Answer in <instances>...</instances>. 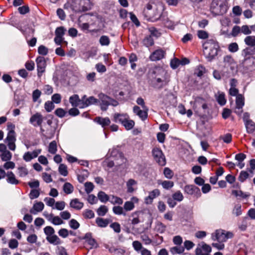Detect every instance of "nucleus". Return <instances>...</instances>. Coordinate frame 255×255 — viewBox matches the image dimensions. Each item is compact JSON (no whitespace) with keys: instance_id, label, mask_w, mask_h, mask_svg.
I'll list each match as a JSON object with an SVG mask.
<instances>
[{"instance_id":"nucleus-1","label":"nucleus","mask_w":255,"mask_h":255,"mask_svg":"<svg viewBox=\"0 0 255 255\" xmlns=\"http://www.w3.org/2000/svg\"><path fill=\"white\" fill-rule=\"evenodd\" d=\"M203 47L204 54L208 60L211 61L215 59L219 49L218 42L213 39H209L203 44Z\"/></svg>"},{"instance_id":"nucleus-2","label":"nucleus","mask_w":255,"mask_h":255,"mask_svg":"<svg viewBox=\"0 0 255 255\" xmlns=\"http://www.w3.org/2000/svg\"><path fill=\"white\" fill-rule=\"evenodd\" d=\"M45 119V117L40 113L36 112L31 115L29 121V123L33 127H39L40 132L45 137L50 138L51 136H52L53 134L49 133L48 129L45 130L42 125V123Z\"/></svg>"},{"instance_id":"nucleus-3","label":"nucleus","mask_w":255,"mask_h":255,"mask_svg":"<svg viewBox=\"0 0 255 255\" xmlns=\"http://www.w3.org/2000/svg\"><path fill=\"white\" fill-rule=\"evenodd\" d=\"M241 55L244 57V59L240 61V66L246 70H248L255 63V57L251 58L250 56L255 55V47H247L245 48L242 51Z\"/></svg>"},{"instance_id":"nucleus-4","label":"nucleus","mask_w":255,"mask_h":255,"mask_svg":"<svg viewBox=\"0 0 255 255\" xmlns=\"http://www.w3.org/2000/svg\"><path fill=\"white\" fill-rule=\"evenodd\" d=\"M228 3L226 0H213L210 10L214 15H222L228 10Z\"/></svg>"},{"instance_id":"nucleus-5","label":"nucleus","mask_w":255,"mask_h":255,"mask_svg":"<svg viewBox=\"0 0 255 255\" xmlns=\"http://www.w3.org/2000/svg\"><path fill=\"white\" fill-rule=\"evenodd\" d=\"M98 97V103L101 110L103 111H107L109 106L116 107L119 105V102L117 100L103 93H99Z\"/></svg>"},{"instance_id":"nucleus-6","label":"nucleus","mask_w":255,"mask_h":255,"mask_svg":"<svg viewBox=\"0 0 255 255\" xmlns=\"http://www.w3.org/2000/svg\"><path fill=\"white\" fill-rule=\"evenodd\" d=\"M154 160L160 166L166 164V158L162 150L158 147H154L152 150Z\"/></svg>"},{"instance_id":"nucleus-7","label":"nucleus","mask_w":255,"mask_h":255,"mask_svg":"<svg viewBox=\"0 0 255 255\" xmlns=\"http://www.w3.org/2000/svg\"><path fill=\"white\" fill-rule=\"evenodd\" d=\"M184 193L193 196L196 199L201 196V193L200 189L194 185H187L184 188Z\"/></svg>"},{"instance_id":"nucleus-8","label":"nucleus","mask_w":255,"mask_h":255,"mask_svg":"<svg viewBox=\"0 0 255 255\" xmlns=\"http://www.w3.org/2000/svg\"><path fill=\"white\" fill-rule=\"evenodd\" d=\"M16 141L15 132L14 130H10L8 131L6 138L5 139V142L7 143L9 149L12 151L15 149L16 145L15 142Z\"/></svg>"},{"instance_id":"nucleus-9","label":"nucleus","mask_w":255,"mask_h":255,"mask_svg":"<svg viewBox=\"0 0 255 255\" xmlns=\"http://www.w3.org/2000/svg\"><path fill=\"white\" fill-rule=\"evenodd\" d=\"M37 69V75L40 77L45 72L46 66V63L44 57L42 56L38 57L36 59Z\"/></svg>"},{"instance_id":"nucleus-10","label":"nucleus","mask_w":255,"mask_h":255,"mask_svg":"<svg viewBox=\"0 0 255 255\" xmlns=\"http://www.w3.org/2000/svg\"><path fill=\"white\" fill-rule=\"evenodd\" d=\"M0 157L3 161H9L12 157L11 153L7 150L6 145L3 143L0 144Z\"/></svg>"},{"instance_id":"nucleus-11","label":"nucleus","mask_w":255,"mask_h":255,"mask_svg":"<svg viewBox=\"0 0 255 255\" xmlns=\"http://www.w3.org/2000/svg\"><path fill=\"white\" fill-rule=\"evenodd\" d=\"M212 239L214 241H218L219 242H225L227 238L225 236V231L223 230H217L215 233L212 234Z\"/></svg>"},{"instance_id":"nucleus-12","label":"nucleus","mask_w":255,"mask_h":255,"mask_svg":"<svg viewBox=\"0 0 255 255\" xmlns=\"http://www.w3.org/2000/svg\"><path fill=\"white\" fill-rule=\"evenodd\" d=\"M160 74L161 75V77L156 76L155 78L156 83L159 84L158 88H160L165 86L168 82L166 77V73L164 70H160Z\"/></svg>"},{"instance_id":"nucleus-13","label":"nucleus","mask_w":255,"mask_h":255,"mask_svg":"<svg viewBox=\"0 0 255 255\" xmlns=\"http://www.w3.org/2000/svg\"><path fill=\"white\" fill-rule=\"evenodd\" d=\"M165 52L161 49L156 50L150 56L149 59L151 61H158L164 58Z\"/></svg>"},{"instance_id":"nucleus-14","label":"nucleus","mask_w":255,"mask_h":255,"mask_svg":"<svg viewBox=\"0 0 255 255\" xmlns=\"http://www.w3.org/2000/svg\"><path fill=\"white\" fill-rule=\"evenodd\" d=\"M41 152V150L40 149L34 150L31 152L29 151L26 152L24 154L23 159L26 162H29L32 159L37 157Z\"/></svg>"},{"instance_id":"nucleus-15","label":"nucleus","mask_w":255,"mask_h":255,"mask_svg":"<svg viewBox=\"0 0 255 255\" xmlns=\"http://www.w3.org/2000/svg\"><path fill=\"white\" fill-rule=\"evenodd\" d=\"M236 71V68L224 66L222 69L223 78L227 79L233 76Z\"/></svg>"},{"instance_id":"nucleus-16","label":"nucleus","mask_w":255,"mask_h":255,"mask_svg":"<svg viewBox=\"0 0 255 255\" xmlns=\"http://www.w3.org/2000/svg\"><path fill=\"white\" fill-rule=\"evenodd\" d=\"M160 192L158 189H154L149 193V195L145 198V203L146 204H150L152 203L153 200L159 196Z\"/></svg>"},{"instance_id":"nucleus-17","label":"nucleus","mask_w":255,"mask_h":255,"mask_svg":"<svg viewBox=\"0 0 255 255\" xmlns=\"http://www.w3.org/2000/svg\"><path fill=\"white\" fill-rule=\"evenodd\" d=\"M133 112L134 114L138 116L142 121H144L147 118V110H141L137 106L133 107Z\"/></svg>"},{"instance_id":"nucleus-18","label":"nucleus","mask_w":255,"mask_h":255,"mask_svg":"<svg viewBox=\"0 0 255 255\" xmlns=\"http://www.w3.org/2000/svg\"><path fill=\"white\" fill-rule=\"evenodd\" d=\"M113 118L114 122L116 123L119 122L123 125L126 120L129 119V116L127 113H115L113 115Z\"/></svg>"},{"instance_id":"nucleus-19","label":"nucleus","mask_w":255,"mask_h":255,"mask_svg":"<svg viewBox=\"0 0 255 255\" xmlns=\"http://www.w3.org/2000/svg\"><path fill=\"white\" fill-rule=\"evenodd\" d=\"M94 122L101 125L104 128L109 126L111 123V121L108 117L102 118L97 117L94 119Z\"/></svg>"},{"instance_id":"nucleus-20","label":"nucleus","mask_w":255,"mask_h":255,"mask_svg":"<svg viewBox=\"0 0 255 255\" xmlns=\"http://www.w3.org/2000/svg\"><path fill=\"white\" fill-rule=\"evenodd\" d=\"M44 207V205L42 202H36L30 210V213L36 215L38 212L42 211Z\"/></svg>"},{"instance_id":"nucleus-21","label":"nucleus","mask_w":255,"mask_h":255,"mask_svg":"<svg viewBox=\"0 0 255 255\" xmlns=\"http://www.w3.org/2000/svg\"><path fill=\"white\" fill-rule=\"evenodd\" d=\"M83 239L85 240V242L87 243L90 246V248H96L97 247L98 245L96 240L92 238V234L88 233L85 234Z\"/></svg>"},{"instance_id":"nucleus-22","label":"nucleus","mask_w":255,"mask_h":255,"mask_svg":"<svg viewBox=\"0 0 255 255\" xmlns=\"http://www.w3.org/2000/svg\"><path fill=\"white\" fill-rule=\"evenodd\" d=\"M6 176V181L7 183L12 185H17L19 181L15 177V175L12 171H8L5 175Z\"/></svg>"},{"instance_id":"nucleus-23","label":"nucleus","mask_w":255,"mask_h":255,"mask_svg":"<svg viewBox=\"0 0 255 255\" xmlns=\"http://www.w3.org/2000/svg\"><path fill=\"white\" fill-rule=\"evenodd\" d=\"M70 206L76 210H79L83 207L84 203L80 202L78 199L75 198L71 200Z\"/></svg>"},{"instance_id":"nucleus-24","label":"nucleus","mask_w":255,"mask_h":255,"mask_svg":"<svg viewBox=\"0 0 255 255\" xmlns=\"http://www.w3.org/2000/svg\"><path fill=\"white\" fill-rule=\"evenodd\" d=\"M224 66L233 67L236 68V64L233 57L230 55H227L224 58Z\"/></svg>"},{"instance_id":"nucleus-25","label":"nucleus","mask_w":255,"mask_h":255,"mask_svg":"<svg viewBox=\"0 0 255 255\" xmlns=\"http://www.w3.org/2000/svg\"><path fill=\"white\" fill-rule=\"evenodd\" d=\"M69 102L74 107H78L80 108V99L77 94H74L69 98Z\"/></svg>"},{"instance_id":"nucleus-26","label":"nucleus","mask_w":255,"mask_h":255,"mask_svg":"<svg viewBox=\"0 0 255 255\" xmlns=\"http://www.w3.org/2000/svg\"><path fill=\"white\" fill-rule=\"evenodd\" d=\"M98 104V99H96L94 96H90L86 99V101L81 106L82 108H85L91 105Z\"/></svg>"},{"instance_id":"nucleus-27","label":"nucleus","mask_w":255,"mask_h":255,"mask_svg":"<svg viewBox=\"0 0 255 255\" xmlns=\"http://www.w3.org/2000/svg\"><path fill=\"white\" fill-rule=\"evenodd\" d=\"M139 213V212L137 211L133 212L129 217V221L131 222V224L133 226L137 225L140 222Z\"/></svg>"},{"instance_id":"nucleus-28","label":"nucleus","mask_w":255,"mask_h":255,"mask_svg":"<svg viewBox=\"0 0 255 255\" xmlns=\"http://www.w3.org/2000/svg\"><path fill=\"white\" fill-rule=\"evenodd\" d=\"M245 44L250 47H255V36H247L244 39Z\"/></svg>"},{"instance_id":"nucleus-29","label":"nucleus","mask_w":255,"mask_h":255,"mask_svg":"<svg viewBox=\"0 0 255 255\" xmlns=\"http://www.w3.org/2000/svg\"><path fill=\"white\" fill-rule=\"evenodd\" d=\"M110 220L108 219H103L102 218H97L96 219V223L97 225L101 228L106 227L109 224Z\"/></svg>"},{"instance_id":"nucleus-30","label":"nucleus","mask_w":255,"mask_h":255,"mask_svg":"<svg viewBox=\"0 0 255 255\" xmlns=\"http://www.w3.org/2000/svg\"><path fill=\"white\" fill-rule=\"evenodd\" d=\"M245 125L248 133H252L255 131V123L253 121H247L245 123Z\"/></svg>"},{"instance_id":"nucleus-31","label":"nucleus","mask_w":255,"mask_h":255,"mask_svg":"<svg viewBox=\"0 0 255 255\" xmlns=\"http://www.w3.org/2000/svg\"><path fill=\"white\" fill-rule=\"evenodd\" d=\"M218 95H216V100L218 104L221 106H224L226 103L225 94L223 92H218Z\"/></svg>"},{"instance_id":"nucleus-32","label":"nucleus","mask_w":255,"mask_h":255,"mask_svg":"<svg viewBox=\"0 0 255 255\" xmlns=\"http://www.w3.org/2000/svg\"><path fill=\"white\" fill-rule=\"evenodd\" d=\"M236 108L241 109L245 104L244 98L241 94H238L236 97Z\"/></svg>"},{"instance_id":"nucleus-33","label":"nucleus","mask_w":255,"mask_h":255,"mask_svg":"<svg viewBox=\"0 0 255 255\" xmlns=\"http://www.w3.org/2000/svg\"><path fill=\"white\" fill-rule=\"evenodd\" d=\"M46 240L49 243L54 245H58L61 244L60 239L55 235H53L50 237H47Z\"/></svg>"},{"instance_id":"nucleus-34","label":"nucleus","mask_w":255,"mask_h":255,"mask_svg":"<svg viewBox=\"0 0 255 255\" xmlns=\"http://www.w3.org/2000/svg\"><path fill=\"white\" fill-rule=\"evenodd\" d=\"M184 247L181 246H177L170 249V253L173 255L182 254L184 252Z\"/></svg>"},{"instance_id":"nucleus-35","label":"nucleus","mask_w":255,"mask_h":255,"mask_svg":"<svg viewBox=\"0 0 255 255\" xmlns=\"http://www.w3.org/2000/svg\"><path fill=\"white\" fill-rule=\"evenodd\" d=\"M143 44L146 47L151 46L154 44V40L151 35H147L142 40Z\"/></svg>"},{"instance_id":"nucleus-36","label":"nucleus","mask_w":255,"mask_h":255,"mask_svg":"<svg viewBox=\"0 0 255 255\" xmlns=\"http://www.w3.org/2000/svg\"><path fill=\"white\" fill-rule=\"evenodd\" d=\"M137 182L132 179H129L127 182V192L128 193H132L134 191L133 186L136 185Z\"/></svg>"},{"instance_id":"nucleus-37","label":"nucleus","mask_w":255,"mask_h":255,"mask_svg":"<svg viewBox=\"0 0 255 255\" xmlns=\"http://www.w3.org/2000/svg\"><path fill=\"white\" fill-rule=\"evenodd\" d=\"M63 190L66 194H70L73 192L74 187L70 183L66 182L63 186Z\"/></svg>"},{"instance_id":"nucleus-38","label":"nucleus","mask_w":255,"mask_h":255,"mask_svg":"<svg viewBox=\"0 0 255 255\" xmlns=\"http://www.w3.org/2000/svg\"><path fill=\"white\" fill-rule=\"evenodd\" d=\"M172 198L176 202H180L183 200L184 196L180 191H177L172 195Z\"/></svg>"},{"instance_id":"nucleus-39","label":"nucleus","mask_w":255,"mask_h":255,"mask_svg":"<svg viewBox=\"0 0 255 255\" xmlns=\"http://www.w3.org/2000/svg\"><path fill=\"white\" fill-rule=\"evenodd\" d=\"M54 225H60L64 224V222L62 219L58 216H54L53 215L52 217L49 221Z\"/></svg>"},{"instance_id":"nucleus-40","label":"nucleus","mask_w":255,"mask_h":255,"mask_svg":"<svg viewBox=\"0 0 255 255\" xmlns=\"http://www.w3.org/2000/svg\"><path fill=\"white\" fill-rule=\"evenodd\" d=\"M113 211L114 213L118 215H126V213L125 212L124 208L120 206H116L113 207Z\"/></svg>"},{"instance_id":"nucleus-41","label":"nucleus","mask_w":255,"mask_h":255,"mask_svg":"<svg viewBox=\"0 0 255 255\" xmlns=\"http://www.w3.org/2000/svg\"><path fill=\"white\" fill-rule=\"evenodd\" d=\"M166 227L165 225L160 222L156 223L155 230L160 234L163 233L166 230Z\"/></svg>"},{"instance_id":"nucleus-42","label":"nucleus","mask_w":255,"mask_h":255,"mask_svg":"<svg viewBox=\"0 0 255 255\" xmlns=\"http://www.w3.org/2000/svg\"><path fill=\"white\" fill-rule=\"evenodd\" d=\"M160 184L162 185L164 189L166 190H169L172 188L174 185V183L173 181L169 180H164L161 181Z\"/></svg>"},{"instance_id":"nucleus-43","label":"nucleus","mask_w":255,"mask_h":255,"mask_svg":"<svg viewBox=\"0 0 255 255\" xmlns=\"http://www.w3.org/2000/svg\"><path fill=\"white\" fill-rule=\"evenodd\" d=\"M109 201L113 205H122L123 203V200L121 198L115 196H112Z\"/></svg>"},{"instance_id":"nucleus-44","label":"nucleus","mask_w":255,"mask_h":255,"mask_svg":"<svg viewBox=\"0 0 255 255\" xmlns=\"http://www.w3.org/2000/svg\"><path fill=\"white\" fill-rule=\"evenodd\" d=\"M161 12L160 10H159L157 8H155L154 9V13L153 15L150 14L148 15L150 18L152 19L153 21L157 20L159 19L161 15Z\"/></svg>"},{"instance_id":"nucleus-45","label":"nucleus","mask_w":255,"mask_h":255,"mask_svg":"<svg viewBox=\"0 0 255 255\" xmlns=\"http://www.w3.org/2000/svg\"><path fill=\"white\" fill-rule=\"evenodd\" d=\"M249 177H252L251 175H250V174L247 171H241L238 177V179L240 182H243Z\"/></svg>"},{"instance_id":"nucleus-46","label":"nucleus","mask_w":255,"mask_h":255,"mask_svg":"<svg viewBox=\"0 0 255 255\" xmlns=\"http://www.w3.org/2000/svg\"><path fill=\"white\" fill-rule=\"evenodd\" d=\"M134 124V122L129 118L128 120H126L125 123H123L122 125L124 126L127 130H130L133 128Z\"/></svg>"},{"instance_id":"nucleus-47","label":"nucleus","mask_w":255,"mask_h":255,"mask_svg":"<svg viewBox=\"0 0 255 255\" xmlns=\"http://www.w3.org/2000/svg\"><path fill=\"white\" fill-rule=\"evenodd\" d=\"M108 211V208L106 206L101 205L100 207L97 209V214L100 216H104Z\"/></svg>"},{"instance_id":"nucleus-48","label":"nucleus","mask_w":255,"mask_h":255,"mask_svg":"<svg viewBox=\"0 0 255 255\" xmlns=\"http://www.w3.org/2000/svg\"><path fill=\"white\" fill-rule=\"evenodd\" d=\"M99 42L102 46H108L110 43V39L108 36L102 35L100 38Z\"/></svg>"},{"instance_id":"nucleus-49","label":"nucleus","mask_w":255,"mask_h":255,"mask_svg":"<svg viewBox=\"0 0 255 255\" xmlns=\"http://www.w3.org/2000/svg\"><path fill=\"white\" fill-rule=\"evenodd\" d=\"M98 197L101 202L105 203L110 200L108 195L103 191H100L98 194Z\"/></svg>"},{"instance_id":"nucleus-50","label":"nucleus","mask_w":255,"mask_h":255,"mask_svg":"<svg viewBox=\"0 0 255 255\" xmlns=\"http://www.w3.org/2000/svg\"><path fill=\"white\" fill-rule=\"evenodd\" d=\"M57 150V143L56 141L53 140L49 143L48 151L51 154H55Z\"/></svg>"},{"instance_id":"nucleus-51","label":"nucleus","mask_w":255,"mask_h":255,"mask_svg":"<svg viewBox=\"0 0 255 255\" xmlns=\"http://www.w3.org/2000/svg\"><path fill=\"white\" fill-rule=\"evenodd\" d=\"M58 171L59 173L64 176H66L68 175L67 167L64 164H60L59 165Z\"/></svg>"},{"instance_id":"nucleus-52","label":"nucleus","mask_w":255,"mask_h":255,"mask_svg":"<svg viewBox=\"0 0 255 255\" xmlns=\"http://www.w3.org/2000/svg\"><path fill=\"white\" fill-rule=\"evenodd\" d=\"M125 212L130 211L134 208V205L132 202L126 201L124 205Z\"/></svg>"},{"instance_id":"nucleus-53","label":"nucleus","mask_w":255,"mask_h":255,"mask_svg":"<svg viewBox=\"0 0 255 255\" xmlns=\"http://www.w3.org/2000/svg\"><path fill=\"white\" fill-rule=\"evenodd\" d=\"M232 213L236 216H239L242 214V206L241 204L235 205L232 211Z\"/></svg>"},{"instance_id":"nucleus-54","label":"nucleus","mask_w":255,"mask_h":255,"mask_svg":"<svg viewBox=\"0 0 255 255\" xmlns=\"http://www.w3.org/2000/svg\"><path fill=\"white\" fill-rule=\"evenodd\" d=\"M55 106L52 101H48L44 104V108L47 112H51L54 108Z\"/></svg>"},{"instance_id":"nucleus-55","label":"nucleus","mask_w":255,"mask_h":255,"mask_svg":"<svg viewBox=\"0 0 255 255\" xmlns=\"http://www.w3.org/2000/svg\"><path fill=\"white\" fill-rule=\"evenodd\" d=\"M232 194L235 195L236 197L239 196L244 199L247 198L249 196V195L245 193H244L241 190H233L232 192Z\"/></svg>"},{"instance_id":"nucleus-56","label":"nucleus","mask_w":255,"mask_h":255,"mask_svg":"<svg viewBox=\"0 0 255 255\" xmlns=\"http://www.w3.org/2000/svg\"><path fill=\"white\" fill-rule=\"evenodd\" d=\"M83 216L86 219H92L95 216L94 212L90 209L85 210L83 214Z\"/></svg>"},{"instance_id":"nucleus-57","label":"nucleus","mask_w":255,"mask_h":255,"mask_svg":"<svg viewBox=\"0 0 255 255\" xmlns=\"http://www.w3.org/2000/svg\"><path fill=\"white\" fill-rule=\"evenodd\" d=\"M69 225L70 228L73 230H77L80 227V224L75 219H71L69 222Z\"/></svg>"},{"instance_id":"nucleus-58","label":"nucleus","mask_w":255,"mask_h":255,"mask_svg":"<svg viewBox=\"0 0 255 255\" xmlns=\"http://www.w3.org/2000/svg\"><path fill=\"white\" fill-rule=\"evenodd\" d=\"M44 232L47 237H50L54 234L55 231L52 227L46 226L44 228Z\"/></svg>"},{"instance_id":"nucleus-59","label":"nucleus","mask_w":255,"mask_h":255,"mask_svg":"<svg viewBox=\"0 0 255 255\" xmlns=\"http://www.w3.org/2000/svg\"><path fill=\"white\" fill-rule=\"evenodd\" d=\"M17 170L18 174L20 177H24L28 174V170L25 167H19Z\"/></svg>"},{"instance_id":"nucleus-60","label":"nucleus","mask_w":255,"mask_h":255,"mask_svg":"<svg viewBox=\"0 0 255 255\" xmlns=\"http://www.w3.org/2000/svg\"><path fill=\"white\" fill-rule=\"evenodd\" d=\"M228 50L231 52H236L239 50V46L236 42L231 43L229 45Z\"/></svg>"},{"instance_id":"nucleus-61","label":"nucleus","mask_w":255,"mask_h":255,"mask_svg":"<svg viewBox=\"0 0 255 255\" xmlns=\"http://www.w3.org/2000/svg\"><path fill=\"white\" fill-rule=\"evenodd\" d=\"M140 239L146 245H149L152 243L151 239H150L148 236L145 234L141 235L140 236Z\"/></svg>"},{"instance_id":"nucleus-62","label":"nucleus","mask_w":255,"mask_h":255,"mask_svg":"<svg viewBox=\"0 0 255 255\" xmlns=\"http://www.w3.org/2000/svg\"><path fill=\"white\" fill-rule=\"evenodd\" d=\"M220 139H222L224 142L226 143H229L232 141V136L231 133H227L224 135L220 137Z\"/></svg>"},{"instance_id":"nucleus-63","label":"nucleus","mask_w":255,"mask_h":255,"mask_svg":"<svg viewBox=\"0 0 255 255\" xmlns=\"http://www.w3.org/2000/svg\"><path fill=\"white\" fill-rule=\"evenodd\" d=\"M66 29L62 26L57 27L55 30V36L63 37Z\"/></svg>"},{"instance_id":"nucleus-64","label":"nucleus","mask_w":255,"mask_h":255,"mask_svg":"<svg viewBox=\"0 0 255 255\" xmlns=\"http://www.w3.org/2000/svg\"><path fill=\"white\" fill-rule=\"evenodd\" d=\"M132 247L137 252H138L139 251H141L144 248L142 247L141 243L137 241H135L132 242Z\"/></svg>"}]
</instances>
